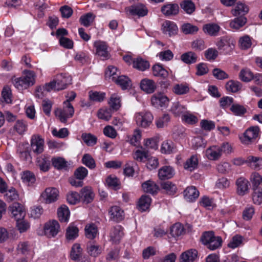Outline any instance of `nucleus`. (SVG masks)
<instances>
[{
  "label": "nucleus",
  "mask_w": 262,
  "mask_h": 262,
  "mask_svg": "<svg viewBox=\"0 0 262 262\" xmlns=\"http://www.w3.org/2000/svg\"><path fill=\"white\" fill-rule=\"evenodd\" d=\"M72 78L67 74L61 73L57 75L54 79L46 83L43 89L48 92L52 90H62L67 88L68 85L71 83Z\"/></svg>",
  "instance_id": "obj_1"
},
{
  "label": "nucleus",
  "mask_w": 262,
  "mask_h": 262,
  "mask_svg": "<svg viewBox=\"0 0 262 262\" xmlns=\"http://www.w3.org/2000/svg\"><path fill=\"white\" fill-rule=\"evenodd\" d=\"M74 108L71 103L68 101H64L63 108H58L55 112L56 116L61 122L66 123L67 120L73 116Z\"/></svg>",
  "instance_id": "obj_2"
},
{
  "label": "nucleus",
  "mask_w": 262,
  "mask_h": 262,
  "mask_svg": "<svg viewBox=\"0 0 262 262\" xmlns=\"http://www.w3.org/2000/svg\"><path fill=\"white\" fill-rule=\"evenodd\" d=\"M219 50L224 54H228L233 50L234 47V41L230 36H223L220 38L215 42Z\"/></svg>",
  "instance_id": "obj_3"
},
{
  "label": "nucleus",
  "mask_w": 262,
  "mask_h": 262,
  "mask_svg": "<svg viewBox=\"0 0 262 262\" xmlns=\"http://www.w3.org/2000/svg\"><path fill=\"white\" fill-rule=\"evenodd\" d=\"M134 119L137 125L147 128L151 124L153 116L150 112L144 111L136 113L134 116Z\"/></svg>",
  "instance_id": "obj_4"
},
{
  "label": "nucleus",
  "mask_w": 262,
  "mask_h": 262,
  "mask_svg": "<svg viewBox=\"0 0 262 262\" xmlns=\"http://www.w3.org/2000/svg\"><path fill=\"white\" fill-rule=\"evenodd\" d=\"M125 11L127 14L138 16L139 17H144L148 13L147 8L142 4H138L127 7L125 8Z\"/></svg>",
  "instance_id": "obj_5"
},
{
  "label": "nucleus",
  "mask_w": 262,
  "mask_h": 262,
  "mask_svg": "<svg viewBox=\"0 0 262 262\" xmlns=\"http://www.w3.org/2000/svg\"><path fill=\"white\" fill-rule=\"evenodd\" d=\"M169 102V98L163 93L155 94L151 98V104L157 108L166 107Z\"/></svg>",
  "instance_id": "obj_6"
},
{
  "label": "nucleus",
  "mask_w": 262,
  "mask_h": 262,
  "mask_svg": "<svg viewBox=\"0 0 262 262\" xmlns=\"http://www.w3.org/2000/svg\"><path fill=\"white\" fill-rule=\"evenodd\" d=\"M43 229L47 236L54 237L59 231L60 225L57 221H50L45 224Z\"/></svg>",
  "instance_id": "obj_7"
},
{
  "label": "nucleus",
  "mask_w": 262,
  "mask_h": 262,
  "mask_svg": "<svg viewBox=\"0 0 262 262\" xmlns=\"http://www.w3.org/2000/svg\"><path fill=\"white\" fill-rule=\"evenodd\" d=\"M258 127H251L246 130L243 136L241 137L242 142L246 144L253 142L258 136Z\"/></svg>",
  "instance_id": "obj_8"
},
{
  "label": "nucleus",
  "mask_w": 262,
  "mask_h": 262,
  "mask_svg": "<svg viewBox=\"0 0 262 262\" xmlns=\"http://www.w3.org/2000/svg\"><path fill=\"white\" fill-rule=\"evenodd\" d=\"M58 196V190L54 187H49L45 189L41 193V197L47 204L55 202Z\"/></svg>",
  "instance_id": "obj_9"
},
{
  "label": "nucleus",
  "mask_w": 262,
  "mask_h": 262,
  "mask_svg": "<svg viewBox=\"0 0 262 262\" xmlns=\"http://www.w3.org/2000/svg\"><path fill=\"white\" fill-rule=\"evenodd\" d=\"M44 140L38 135H33L31 140V147L32 151L36 154H41L44 150Z\"/></svg>",
  "instance_id": "obj_10"
},
{
  "label": "nucleus",
  "mask_w": 262,
  "mask_h": 262,
  "mask_svg": "<svg viewBox=\"0 0 262 262\" xmlns=\"http://www.w3.org/2000/svg\"><path fill=\"white\" fill-rule=\"evenodd\" d=\"M9 209L12 217L16 221L23 219L26 215L23 206L18 203H13L9 206Z\"/></svg>",
  "instance_id": "obj_11"
},
{
  "label": "nucleus",
  "mask_w": 262,
  "mask_h": 262,
  "mask_svg": "<svg viewBox=\"0 0 262 262\" xmlns=\"http://www.w3.org/2000/svg\"><path fill=\"white\" fill-rule=\"evenodd\" d=\"M108 215L111 220L119 222L122 221L124 217L123 210L118 206H113L108 210Z\"/></svg>",
  "instance_id": "obj_12"
},
{
  "label": "nucleus",
  "mask_w": 262,
  "mask_h": 262,
  "mask_svg": "<svg viewBox=\"0 0 262 262\" xmlns=\"http://www.w3.org/2000/svg\"><path fill=\"white\" fill-rule=\"evenodd\" d=\"M94 47L96 48L97 54L101 57L103 60L109 58L107 46L105 42L97 41L94 43Z\"/></svg>",
  "instance_id": "obj_13"
},
{
  "label": "nucleus",
  "mask_w": 262,
  "mask_h": 262,
  "mask_svg": "<svg viewBox=\"0 0 262 262\" xmlns=\"http://www.w3.org/2000/svg\"><path fill=\"white\" fill-rule=\"evenodd\" d=\"M178 27L176 24L170 20L164 21L162 25V30L165 34L169 36L177 34Z\"/></svg>",
  "instance_id": "obj_14"
},
{
  "label": "nucleus",
  "mask_w": 262,
  "mask_h": 262,
  "mask_svg": "<svg viewBox=\"0 0 262 262\" xmlns=\"http://www.w3.org/2000/svg\"><path fill=\"white\" fill-rule=\"evenodd\" d=\"M175 174L174 169L170 166H164L160 168L158 172V176L161 180L172 178Z\"/></svg>",
  "instance_id": "obj_15"
},
{
  "label": "nucleus",
  "mask_w": 262,
  "mask_h": 262,
  "mask_svg": "<svg viewBox=\"0 0 262 262\" xmlns=\"http://www.w3.org/2000/svg\"><path fill=\"white\" fill-rule=\"evenodd\" d=\"M237 193L240 195H244L248 192L249 182L244 177H240L236 181Z\"/></svg>",
  "instance_id": "obj_16"
},
{
  "label": "nucleus",
  "mask_w": 262,
  "mask_h": 262,
  "mask_svg": "<svg viewBox=\"0 0 262 262\" xmlns=\"http://www.w3.org/2000/svg\"><path fill=\"white\" fill-rule=\"evenodd\" d=\"M206 156L209 160H216L222 156L221 149L218 145L212 146L206 149Z\"/></svg>",
  "instance_id": "obj_17"
},
{
  "label": "nucleus",
  "mask_w": 262,
  "mask_h": 262,
  "mask_svg": "<svg viewBox=\"0 0 262 262\" xmlns=\"http://www.w3.org/2000/svg\"><path fill=\"white\" fill-rule=\"evenodd\" d=\"M199 191L194 186L187 187L184 191L185 199L188 202L195 201L199 196Z\"/></svg>",
  "instance_id": "obj_18"
},
{
  "label": "nucleus",
  "mask_w": 262,
  "mask_h": 262,
  "mask_svg": "<svg viewBox=\"0 0 262 262\" xmlns=\"http://www.w3.org/2000/svg\"><path fill=\"white\" fill-rule=\"evenodd\" d=\"M124 235L123 228L120 225L114 226L110 232V237L114 243L119 242Z\"/></svg>",
  "instance_id": "obj_19"
},
{
  "label": "nucleus",
  "mask_w": 262,
  "mask_h": 262,
  "mask_svg": "<svg viewBox=\"0 0 262 262\" xmlns=\"http://www.w3.org/2000/svg\"><path fill=\"white\" fill-rule=\"evenodd\" d=\"M140 88L142 90L146 93L151 94L155 91L156 85L152 80L145 78L141 80Z\"/></svg>",
  "instance_id": "obj_20"
},
{
  "label": "nucleus",
  "mask_w": 262,
  "mask_h": 262,
  "mask_svg": "<svg viewBox=\"0 0 262 262\" xmlns=\"http://www.w3.org/2000/svg\"><path fill=\"white\" fill-rule=\"evenodd\" d=\"M198 251L195 249H191L182 253L180 262H193L196 258Z\"/></svg>",
  "instance_id": "obj_21"
},
{
  "label": "nucleus",
  "mask_w": 262,
  "mask_h": 262,
  "mask_svg": "<svg viewBox=\"0 0 262 262\" xmlns=\"http://www.w3.org/2000/svg\"><path fill=\"white\" fill-rule=\"evenodd\" d=\"M179 6L176 4H166L161 8V11L166 16L174 15L178 13Z\"/></svg>",
  "instance_id": "obj_22"
},
{
  "label": "nucleus",
  "mask_w": 262,
  "mask_h": 262,
  "mask_svg": "<svg viewBox=\"0 0 262 262\" xmlns=\"http://www.w3.org/2000/svg\"><path fill=\"white\" fill-rule=\"evenodd\" d=\"M133 66L134 68L141 71H144L149 68L150 64L148 61L141 57L134 58Z\"/></svg>",
  "instance_id": "obj_23"
},
{
  "label": "nucleus",
  "mask_w": 262,
  "mask_h": 262,
  "mask_svg": "<svg viewBox=\"0 0 262 262\" xmlns=\"http://www.w3.org/2000/svg\"><path fill=\"white\" fill-rule=\"evenodd\" d=\"M220 27L216 24L208 23L203 26V31L205 33L210 36H216L220 30Z\"/></svg>",
  "instance_id": "obj_24"
},
{
  "label": "nucleus",
  "mask_w": 262,
  "mask_h": 262,
  "mask_svg": "<svg viewBox=\"0 0 262 262\" xmlns=\"http://www.w3.org/2000/svg\"><path fill=\"white\" fill-rule=\"evenodd\" d=\"M248 11L249 7L247 5L243 3H237L232 10V13L235 16L238 15L244 16Z\"/></svg>",
  "instance_id": "obj_25"
},
{
  "label": "nucleus",
  "mask_w": 262,
  "mask_h": 262,
  "mask_svg": "<svg viewBox=\"0 0 262 262\" xmlns=\"http://www.w3.org/2000/svg\"><path fill=\"white\" fill-rule=\"evenodd\" d=\"M80 193L81 197L84 202L88 204L93 201L94 197V193L91 187L87 186L83 188L81 190Z\"/></svg>",
  "instance_id": "obj_26"
},
{
  "label": "nucleus",
  "mask_w": 262,
  "mask_h": 262,
  "mask_svg": "<svg viewBox=\"0 0 262 262\" xmlns=\"http://www.w3.org/2000/svg\"><path fill=\"white\" fill-rule=\"evenodd\" d=\"M244 238L239 234H235L233 236L228 243V248L234 249L243 245Z\"/></svg>",
  "instance_id": "obj_27"
},
{
  "label": "nucleus",
  "mask_w": 262,
  "mask_h": 262,
  "mask_svg": "<svg viewBox=\"0 0 262 262\" xmlns=\"http://www.w3.org/2000/svg\"><path fill=\"white\" fill-rule=\"evenodd\" d=\"M27 88L33 85L35 82L36 75L33 71L25 70L21 76Z\"/></svg>",
  "instance_id": "obj_28"
},
{
  "label": "nucleus",
  "mask_w": 262,
  "mask_h": 262,
  "mask_svg": "<svg viewBox=\"0 0 262 262\" xmlns=\"http://www.w3.org/2000/svg\"><path fill=\"white\" fill-rule=\"evenodd\" d=\"M152 74L156 77L166 78L168 75V71L160 63H157L152 67Z\"/></svg>",
  "instance_id": "obj_29"
},
{
  "label": "nucleus",
  "mask_w": 262,
  "mask_h": 262,
  "mask_svg": "<svg viewBox=\"0 0 262 262\" xmlns=\"http://www.w3.org/2000/svg\"><path fill=\"white\" fill-rule=\"evenodd\" d=\"M79 229L74 223H71L66 230V236L68 240H74L78 236Z\"/></svg>",
  "instance_id": "obj_30"
},
{
  "label": "nucleus",
  "mask_w": 262,
  "mask_h": 262,
  "mask_svg": "<svg viewBox=\"0 0 262 262\" xmlns=\"http://www.w3.org/2000/svg\"><path fill=\"white\" fill-rule=\"evenodd\" d=\"M84 231L85 236L91 239L95 238L98 233L97 226L93 223L86 225Z\"/></svg>",
  "instance_id": "obj_31"
},
{
  "label": "nucleus",
  "mask_w": 262,
  "mask_h": 262,
  "mask_svg": "<svg viewBox=\"0 0 262 262\" xmlns=\"http://www.w3.org/2000/svg\"><path fill=\"white\" fill-rule=\"evenodd\" d=\"M37 163L41 171H47L50 166V158L45 155L40 156L37 159Z\"/></svg>",
  "instance_id": "obj_32"
},
{
  "label": "nucleus",
  "mask_w": 262,
  "mask_h": 262,
  "mask_svg": "<svg viewBox=\"0 0 262 262\" xmlns=\"http://www.w3.org/2000/svg\"><path fill=\"white\" fill-rule=\"evenodd\" d=\"M181 59L185 63L191 64L197 61L198 56L195 53L190 51L182 54Z\"/></svg>",
  "instance_id": "obj_33"
},
{
  "label": "nucleus",
  "mask_w": 262,
  "mask_h": 262,
  "mask_svg": "<svg viewBox=\"0 0 262 262\" xmlns=\"http://www.w3.org/2000/svg\"><path fill=\"white\" fill-rule=\"evenodd\" d=\"M141 139V132L139 129L134 130L133 135L127 136V141L132 145L138 146L140 144Z\"/></svg>",
  "instance_id": "obj_34"
},
{
  "label": "nucleus",
  "mask_w": 262,
  "mask_h": 262,
  "mask_svg": "<svg viewBox=\"0 0 262 262\" xmlns=\"http://www.w3.org/2000/svg\"><path fill=\"white\" fill-rule=\"evenodd\" d=\"M151 201V198L147 195L141 196L138 201V209L141 211L147 210L150 205Z\"/></svg>",
  "instance_id": "obj_35"
},
{
  "label": "nucleus",
  "mask_w": 262,
  "mask_h": 262,
  "mask_svg": "<svg viewBox=\"0 0 262 262\" xmlns=\"http://www.w3.org/2000/svg\"><path fill=\"white\" fill-rule=\"evenodd\" d=\"M198 165V157L196 155H192L186 160L184 164V167L185 169L192 171L197 168Z\"/></svg>",
  "instance_id": "obj_36"
},
{
  "label": "nucleus",
  "mask_w": 262,
  "mask_h": 262,
  "mask_svg": "<svg viewBox=\"0 0 262 262\" xmlns=\"http://www.w3.org/2000/svg\"><path fill=\"white\" fill-rule=\"evenodd\" d=\"M144 191L151 194L157 192L159 189L158 186L152 181L148 180L144 182L142 185Z\"/></svg>",
  "instance_id": "obj_37"
},
{
  "label": "nucleus",
  "mask_w": 262,
  "mask_h": 262,
  "mask_svg": "<svg viewBox=\"0 0 262 262\" xmlns=\"http://www.w3.org/2000/svg\"><path fill=\"white\" fill-rule=\"evenodd\" d=\"M246 22L247 18L245 17H237L230 21V27L233 29L237 30L243 27L246 24Z\"/></svg>",
  "instance_id": "obj_38"
},
{
  "label": "nucleus",
  "mask_w": 262,
  "mask_h": 262,
  "mask_svg": "<svg viewBox=\"0 0 262 262\" xmlns=\"http://www.w3.org/2000/svg\"><path fill=\"white\" fill-rule=\"evenodd\" d=\"M171 111L175 116H181L187 111L186 107L179 102H174L171 107Z\"/></svg>",
  "instance_id": "obj_39"
},
{
  "label": "nucleus",
  "mask_w": 262,
  "mask_h": 262,
  "mask_svg": "<svg viewBox=\"0 0 262 262\" xmlns=\"http://www.w3.org/2000/svg\"><path fill=\"white\" fill-rule=\"evenodd\" d=\"M18 254L28 255L31 253V248L28 242H20L16 248Z\"/></svg>",
  "instance_id": "obj_40"
},
{
  "label": "nucleus",
  "mask_w": 262,
  "mask_h": 262,
  "mask_svg": "<svg viewBox=\"0 0 262 262\" xmlns=\"http://www.w3.org/2000/svg\"><path fill=\"white\" fill-rule=\"evenodd\" d=\"M59 220L62 222H67L69 221L70 212L68 207L62 206L58 208L57 211Z\"/></svg>",
  "instance_id": "obj_41"
},
{
  "label": "nucleus",
  "mask_w": 262,
  "mask_h": 262,
  "mask_svg": "<svg viewBox=\"0 0 262 262\" xmlns=\"http://www.w3.org/2000/svg\"><path fill=\"white\" fill-rule=\"evenodd\" d=\"M108 104L111 108L115 111L118 110L121 106V97L116 93L111 95Z\"/></svg>",
  "instance_id": "obj_42"
},
{
  "label": "nucleus",
  "mask_w": 262,
  "mask_h": 262,
  "mask_svg": "<svg viewBox=\"0 0 262 262\" xmlns=\"http://www.w3.org/2000/svg\"><path fill=\"white\" fill-rule=\"evenodd\" d=\"M181 119L183 122L190 125L194 124L198 122V117L189 111H187L184 114Z\"/></svg>",
  "instance_id": "obj_43"
},
{
  "label": "nucleus",
  "mask_w": 262,
  "mask_h": 262,
  "mask_svg": "<svg viewBox=\"0 0 262 262\" xmlns=\"http://www.w3.org/2000/svg\"><path fill=\"white\" fill-rule=\"evenodd\" d=\"M114 81L123 90L127 89L131 86L130 80L127 77L124 75L118 76Z\"/></svg>",
  "instance_id": "obj_44"
},
{
  "label": "nucleus",
  "mask_w": 262,
  "mask_h": 262,
  "mask_svg": "<svg viewBox=\"0 0 262 262\" xmlns=\"http://www.w3.org/2000/svg\"><path fill=\"white\" fill-rule=\"evenodd\" d=\"M81 138L85 144L89 146L95 145L97 141V137L91 133H83Z\"/></svg>",
  "instance_id": "obj_45"
},
{
  "label": "nucleus",
  "mask_w": 262,
  "mask_h": 262,
  "mask_svg": "<svg viewBox=\"0 0 262 262\" xmlns=\"http://www.w3.org/2000/svg\"><path fill=\"white\" fill-rule=\"evenodd\" d=\"M242 86V84L240 82L231 80L226 83V89L228 92L236 93L241 90Z\"/></svg>",
  "instance_id": "obj_46"
},
{
  "label": "nucleus",
  "mask_w": 262,
  "mask_h": 262,
  "mask_svg": "<svg viewBox=\"0 0 262 262\" xmlns=\"http://www.w3.org/2000/svg\"><path fill=\"white\" fill-rule=\"evenodd\" d=\"M161 151L165 154H170L175 151V146L171 141H165L161 145Z\"/></svg>",
  "instance_id": "obj_47"
},
{
  "label": "nucleus",
  "mask_w": 262,
  "mask_h": 262,
  "mask_svg": "<svg viewBox=\"0 0 262 262\" xmlns=\"http://www.w3.org/2000/svg\"><path fill=\"white\" fill-rule=\"evenodd\" d=\"M133 157L136 161L143 162L148 159V152L145 150L137 149L133 152Z\"/></svg>",
  "instance_id": "obj_48"
},
{
  "label": "nucleus",
  "mask_w": 262,
  "mask_h": 262,
  "mask_svg": "<svg viewBox=\"0 0 262 262\" xmlns=\"http://www.w3.org/2000/svg\"><path fill=\"white\" fill-rule=\"evenodd\" d=\"M254 76L253 73L248 69H242L239 74L241 80L244 82H249L254 79Z\"/></svg>",
  "instance_id": "obj_49"
},
{
  "label": "nucleus",
  "mask_w": 262,
  "mask_h": 262,
  "mask_svg": "<svg viewBox=\"0 0 262 262\" xmlns=\"http://www.w3.org/2000/svg\"><path fill=\"white\" fill-rule=\"evenodd\" d=\"M95 18V16L92 13L89 12L82 15L79 18V21L81 25L88 27L93 22Z\"/></svg>",
  "instance_id": "obj_50"
},
{
  "label": "nucleus",
  "mask_w": 262,
  "mask_h": 262,
  "mask_svg": "<svg viewBox=\"0 0 262 262\" xmlns=\"http://www.w3.org/2000/svg\"><path fill=\"white\" fill-rule=\"evenodd\" d=\"M28 123L24 120H18L14 125V129L19 135L24 134L27 130Z\"/></svg>",
  "instance_id": "obj_51"
},
{
  "label": "nucleus",
  "mask_w": 262,
  "mask_h": 262,
  "mask_svg": "<svg viewBox=\"0 0 262 262\" xmlns=\"http://www.w3.org/2000/svg\"><path fill=\"white\" fill-rule=\"evenodd\" d=\"M181 8L187 14H190L195 10V5L190 0H185L180 4Z\"/></svg>",
  "instance_id": "obj_52"
},
{
  "label": "nucleus",
  "mask_w": 262,
  "mask_h": 262,
  "mask_svg": "<svg viewBox=\"0 0 262 262\" xmlns=\"http://www.w3.org/2000/svg\"><path fill=\"white\" fill-rule=\"evenodd\" d=\"M21 179L23 182L28 186L33 184L36 180L34 174L29 171L23 172Z\"/></svg>",
  "instance_id": "obj_53"
},
{
  "label": "nucleus",
  "mask_w": 262,
  "mask_h": 262,
  "mask_svg": "<svg viewBox=\"0 0 262 262\" xmlns=\"http://www.w3.org/2000/svg\"><path fill=\"white\" fill-rule=\"evenodd\" d=\"M52 162L53 166L59 170L66 169L68 167L67 162L61 157L53 158Z\"/></svg>",
  "instance_id": "obj_54"
},
{
  "label": "nucleus",
  "mask_w": 262,
  "mask_h": 262,
  "mask_svg": "<svg viewBox=\"0 0 262 262\" xmlns=\"http://www.w3.org/2000/svg\"><path fill=\"white\" fill-rule=\"evenodd\" d=\"M184 232V229L181 224L176 223L172 225L170 228V233L174 237H179Z\"/></svg>",
  "instance_id": "obj_55"
},
{
  "label": "nucleus",
  "mask_w": 262,
  "mask_h": 262,
  "mask_svg": "<svg viewBox=\"0 0 262 262\" xmlns=\"http://www.w3.org/2000/svg\"><path fill=\"white\" fill-rule=\"evenodd\" d=\"M238 44L240 48L243 50H246L250 48L252 45L251 37L247 35L240 37Z\"/></svg>",
  "instance_id": "obj_56"
},
{
  "label": "nucleus",
  "mask_w": 262,
  "mask_h": 262,
  "mask_svg": "<svg viewBox=\"0 0 262 262\" xmlns=\"http://www.w3.org/2000/svg\"><path fill=\"white\" fill-rule=\"evenodd\" d=\"M112 110L106 107L100 109L97 113L98 117L102 120L108 121L112 117Z\"/></svg>",
  "instance_id": "obj_57"
},
{
  "label": "nucleus",
  "mask_w": 262,
  "mask_h": 262,
  "mask_svg": "<svg viewBox=\"0 0 262 262\" xmlns=\"http://www.w3.org/2000/svg\"><path fill=\"white\" fill-rule=\"evenodd\" d=\"M4 196L6 201L11 202L13 201L17 200L19 197L18 194L16 190L11 187L8 190L5 192Z\"/></svg>",
  "instance_id": "obj_58"
},
{
  "label": "nucleus",
  "mask_w": 262,
  "mask_h": 262,
  "mask_svg": "<svg viewBox=\"0 0 262 262\" xmlns=\"http://www.w3.org/2000/svg\"><path fill=\"white\" fill-rule=\"evenodd\" d=\"M82 249L80 244L76 243L73 245L71 251V257L73 260L78 259L81 256Z\"/></svg>",
  "instance_id": "obj_59"
},
{
  "label": "nucleus",
  "mask_w": 262,
  "mask_h": 262,
  "mask_svg": "<svg viewBox=\"0 0 262 262\" xmlns=\"http://www.w3.org/2000/svg\"><path fill=\"white\" fill-rule=\"evenodd\" d=\"M173 92L177 95H184L189 91V88L187 84H177L173 88Z\"/></svg>",
  "instance_id": "obj_60"
},
{
  "label": "nucleus",
  "mask_w": 262,
  "mask_h": 262,
  "mask_svg": "<svg viewBox=\"0 0 262 262\" xmlns=\"http://www.w3.org/2000/svg\"><path fill=\"white\" fill-rule=\"evenodd\" d=\"M11 81L15 88L18 90H23L28 88L21 76L18 78L15 77H12L11 78Z\"/></svg>",
  "instance_id": "obj_61"
},
{
  "label": "nucleus",
  "mask_w": 262,
  "mask_h": 262,
  "mask_svg": "<svg viewBox=\"0 0 262 262\" xmlns=\"http://www.w3.org/2000/svg\"><path fill=\"white\" fill-rule=\"evenodd\" d=\"M82 162L83 164L93 169L96 167V163L94 159L89 154H84L82 159Z\"/></svg>",
  "instance_id": "obj_62"
},
{
  "label": "nucleus",
  "mask_w": 262,
  "mask_h": 262,
  "mask_svg": "<svg viewBox=\"0 0 262 262\" xmlns=\"http://www.w3.org/2000/svg\"><path fill=\"white\" fill-rule=\"evenodd\" d=\"M250 179L254 188L262 185V176L257 172L252 173Z\"/></svg>",
  "instance_id": "obj_63"
},
{
  "label": "nucleus",
  "mask_w": 262,
  "mask_h": 262,
  "mask_svg": "<svg viewBox=\"0 0 262 262\" xmlns=\"http://www.w3.org/2000/svg\"><path fill=\"white\" fill-rule=\"evenodd\" d=\"M248 160L251 163V166L255 169L262 168V158L257 157L250 156Z\"/></svg>",
  "instance_id": "obj_64"
}]
</instances>
